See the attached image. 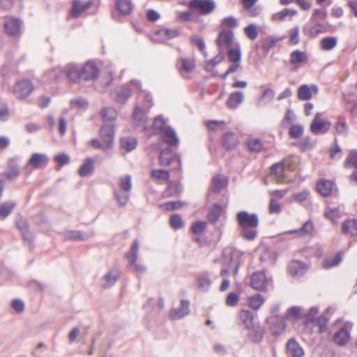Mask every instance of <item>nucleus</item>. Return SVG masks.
<instances>
[{
	"instance_id": "4468645a",
	"label": "nucleus",
	"mask_w": 357,
	"mask_h": 357,
	"mask_svg": "<svg viewBox=\"0 0 357 357\" xmlns=\"http://www.w3.org/2000/svg\"><path fill=\"white\" fill-rule=\"evenodd\" d=\"M331 125V121L321 120L319 114H317L310 124V130L312 132L316 135L324 134L330 130Z\"/></svg>"
},
{
	"instance_id": "de8ad7c7",
	"label": "nucleus",
	"mask_w": 357,
	"mask_h": 357,
	"mask_svg": "<svg viewBox=\"0 0 357 357\" xmlns=\"http://www.w3.org/2000/svg\"><path fill=\"white\" fill-rule=\"evenodd\" d=\"M337 44V40L334 36H327L320 41V47L324 51L333 50Z\"/></svg>"
},
{
	"instance_id": "20e7f679",
	"label": "nucleus",
	"mask_w": 357,
	"mask_h": 357,
	"mask_svg": "<svg viewBox=\"0 0 357 357\" xmlns=\"http://www.w3.org/2000/svg\"><path fill=\"white\" fill-rule=\"evenodd\" d=\"M160 165L162 166H169L172 163L176 162L178 169H181V156L180 154L175 153L172 148H165L160 152L159 155Z\"/></svg>"
},
{
	"instance_id": "2f4dec72",
	"label": "nucleus",
	"mask_w": 357,
	"mask_h": 357,
	"mask_svg": "<svg viewBox=\"0 0 357 357\" xmlns=\"http://www.w3.org/2000/svg\"><path fill=\"white\" fill-rule=\"evenodd\" d=\"M303 31L305 35L312 38H316L319 33L325 32L326 27L321 23H317L316 24L310 26L307 25L304 26Z\"/></svg>"
},
{
	"instance_id": "412c9836",
	"label": "nucleus",
	"mask_w": 357,
	"mask_h": 357,
	"mask_svg": "<svg viewBox=\"0 0 357 357\" xmlns=\"http://www.w3.org/2000/svg\"><path fill=\"white\" fill-rule=\"evenodd\" d=\"M100 114L103 121L102 126L112 125L114 128V121L118 116V113L115 109L110 107H104L101 109Z\"/></svg>"
},
{
	"instance_id": "a878e982",
	"label": "nucleus",
	"mask_w": 357,
	"mask_h": 357,
	"mask_svg": "<svg viewBox=\"0 0 357 357\" xmlns=\"http://www.w3.org/2000/svg\"><path fill=\"white\" fill-rule=\"evenodd\" d=\"M333 183L329 180L321 179L317 183V192L323 197H329L333 190Z\"/></svg>"
},
{
	"instance_id": "9b49d317",
	"label": "nucleus",
	"mask_w": 357,
	"mask_h": 357,
	"mask_svg": "<svg viewBox=\"0 0 357 357\" xmlns=\"http://www.w3.org/2000/svg\"><path fill=\"white\" fill-rule=\"evenodd\" d=\"M20 159L21 157L17 155L10 158L8 161V169L6 172L1 174V176L5 177L9 181L17 178L20 174L18 165V162Z\"/></svg>"
},
{
	"instance_id": "7ed1b4c3",
	"label": "nucleus",
	"mask_w": 357,
	"mask_h": 357,
	"mask_svg": "<svg viewBox=\"0 0 357 357\" xmlns=\"http://www.w3.org/2000/svg\"><path fill=\"white\" fill-rule=\"evenodd\" d=\"M243 252L236 248H228L223 252V257L227 261L229 268L237 273L242 263Z\"/></svg>"
},
{
	"instance_id": "9d476101",
	"label": "nucleus",
	"mask_w": 357,
	"mask_h": 357,
	"mask_svg": "<svg viewBox=\"0 0 357 357\" xmlns=\"http://www.w3.org/2000/svg\"><path fill=\"white\" fill-rule=\"evenodd\" d=\"M130 84L138 90L139 98L143 99L144 109L149 111L153 105V98L151 93L142 89V82L137 79H132Z\"/></svg>"
},
{
	"instance_id": "13d9d810",
	"label": "nucleus",
	"mask_w": 357,
	"mask_h": 357,
	"mask_svg": "<svg viewBox=\"0 0 357 357\" xmlns=\"http://www.w3.org/2000/svg\"><path fill=\"white\" fill-rule=\"evenodd\" d=\"M304 128L301 124L291 125L289 130V136L292 139H298L303 136Z\"/></svg>"
},
{
	"instance_id": "79ce46f5",
	"label": "nucleus",
	"mask_w": 357,
	"mask_h": 357,
	"mask_svg": "<svg viewBox=\"0 0 357 357\" xmlns=\"http://www.w3.org/2000/svg\"><path fill=\"white\" fill-rule=\"evenodd\" d=\"M291 146H297L302 151H305L313 149L315 146V142L312 140L310 136H305L299 142H292Z\"/></svg>"
},
{
	"instance_id": "f03ea898",
	"label": "nucleus",
	"mask_w": 357,
	"mask_h": 357,
	"mask_svg": "<svg viewBox=\"0 0 357 357\" xmlns=\"http://www.w3.org/2000/svg\"><path fill=\"white\" fill-rule=\"evenodd\" d=\"M34 86L31 80L22 79L16 82L13 88V96L19 100H26L33 91Z\"/></svg>"
},
{
	"instance_id": "338daca9",
	"label": "nucleus",
	"mask_w": 357,
	"mask_h": 357,
	"mask_svg": "<svg viewBox=\"0 0 357 357\" xmlns=\"http://www.w3.org/2000/svg\"><path fill=\"white\" fill-rule=\"evenodd\" d=\"M227 56L229 61L232 63H241V52L239 47L231 48L227 52Z\"/></svg>"
},
{
	"instance_id": "39448f33",
	"label": "nucleus",
	"mask_w": 357,
	"mask_h": 357,
	"mask_svg": "<svg viewBox=\"0 0 357 357\" xmlns=\"http://www.w3.org/2000/svg\"><path fill=\"white\" fill-rule=\"evenodd\" d=\"M236 221L240 228L257 227L259 223L257 213H249L246 211H241L237 213Z\"/></svg>"
},
{
	"instance_id": "4c0bfd02",
	"label": "nucleus",
	"mask_w": 357,
	"mask_h": 357,
	"mask_svg": "<svg viewBox=\"0 0 357 357\" xmlns=\"http://www.w3.org/2000/svg\"><path fill=\"white\" fill-rule=\"evenodd\" d=\"M267 322L271 325L272 333L274 335L280 334L285 328L283 320H279L278 318L271 317L267 319Z\"/></svg>"
},
{
	"instance_id": "ddd939ff",
	"label": "nucleus",
	"mask_w": 357,
	"mask_h": 357,
	"mask_svg": "<svg viewBox=\"0 0 357 357\" xmlns=\"http://www.w3.org/2000/svg\"><path fill=\"white\" fill-rule=\"evenodd\" d=\"M176 66L180 75L184 78H188L186 75L196 68L195 61L192 58H180L176 61Z\"/></svg>"
},
{
	"instance_id": "aec40b11",
	"label": "nucleus",
	"mask_w": 357,
	"mask_h": 357,
	"mask_svg": "<svg viewBox=\"0 0 357 357\" xmlns=\"http://www.w3.org/2000/svg\"><path fill=\"white\" fill-rule=\"evenodd\" d=\"M286 349L287 354L288 356L303 357L304 355L303 349L294 338H291L288 340L287 342Z\"/></svg>"
},
{
	"instance_id": "c85d7f7f",
	"label": "nucleus",
	"mask_w": 357,
	"mask_h": 357,
	"mask_svg": "<svg viewBox=\"0 0 357 357\" xmlns=\"http://www.w3.org/2000/svg\"><path fill=\"white\" fill-rule=\"evenodd\" d=\"M305 271V264L301 261L293 260L289 264V273L292 276H302Z\"/></svg>"
},
{
	"instance_id": "37998d69",
	"label": "nucleus",
	"mask_w": 357,
	"mask_h": 357,
	"mask_svg": "<svg viewBox=\"0 0 357 357\" xmlns=\"http://www.w3.org/2000/svg\"><path fill=\"white\" fill-rule=\"evenodd\" d=\"M247 148L250 152L259 153L264 149V142L259 138H249L246 142Z\"/></svg>"
},
{
	"instance_id": "f3484780",
	"label": "nucleus",
	"mask_w": 357,
	"mask_h": 357,
	"mask_svg": "<svg viewBox=\"0 0 357 357\" xmlns=\"http://www.w3.org/2000/svg\"><path fill=\"white\" fill-rule=\"evenodd\" d=\"M160 135L162 141L170 146V148L178 146L180 140L175 130L172 127L169 126L166 128L165 130H164Z\"/></svg>"
},
{
	"instance_id": "052dcab7",
	"label": "nucleus",
	"mask_w": 357,
	"mask_h": 357,
	"mask_svg": "<svg viewBox=\"0 0 357 357\" xmlns=\"http://www.w3.org/2000/svg\"><path fill=\"white\" fill-rule=\"evenodd\" d=\"M342 260V253L337 252L333 259H327L323 261V266L326 269L331 268L338 265Z\"/></svg>"
},
{
	"instance_id": "1a4fd4ad",
	"label": "nucleus",
	"mask_w": 357,
	"mask_h": 357,
	"mask_svg": "<svg viewBox=\"0 0 357 357\" xmlns=\"http://www.w3.org/2000/svg\"><path fill=\"white\" fill-rule=\"evenodd\" d=\"M344 166L347 169H354V172L349 176V181L351 183L357 184V150L352 149L349 151L344 160Z\"/></svg>"
},
{
	"instance_id": "6e6552de",
	"label": "nucleus",
	"mask_w": 357,
	"mask_h": 357,
	"mask_svg": "<svg viewBox=\"0 0 357 357\" xmlns=\"http://www.w3.org/2000/svg\"><path fill=\"white\" fill-rule=\"evenodd\" d=\"M99 68L93 61H87L81 66V79L82 81H93L99 76Z\"/></svg>"
},
{
	"instance_id": "ea45409f",
	"label": "nucleus",
	"mask_w": 357,
	"mask_h": 357,
	"mask_svg": "<svg viewBox=\"0 0 357 357\" xmlns=\"http://www.w3.org/2000/svg\"><path fill=\"white\" fill-rule=\"evenodd\" d=\"M138 250H139V242L137 239H135L130 248L129 252L126 254V259L128 261V265L132 266L137 260L138 256Z\"/></svg>"
},
{
	"instance_id": "f704fd0d",
	"label": "nucleus",
	"mask_w": 357,
	"mask_h": 357,
	"mask_svg": "<svg viewBox=\"0 0 357 357\" xmlns=\"http://www.w3.org/2000/svg\"><path fill=\"white\" fill-rule=\"evenodd\" d=\"M349 337V333L344 327H342L334 334L333 341L339 346H344L347 343Z\"/></svg>"
},
{
	"instance_id": "8fccbe9b",
	"label": "nucleus",
	"mask_w": 357,
	"mask_h": 357,
	"mask_svg": "<svg viewBox=\"0 0 357 357\" xmlns=\"http://www.w3.org/2000/svg\"><path fill=\"white\" fill-rule=\"evenodd\" d=\"M257 227L240 228V236L245 240L253 241L257 236Z\"/></svg>"
},
{
	"instance_id": "e433bc0d",
	"label": "nucleus",
	"mask_w": 357,
	"mask_h": 357,
	"mask_svg": "<svg viewBox=\"0 0 357 357\" xmlns=\"http://www.w3.org/2000/svg\"><path fill=\"white\" fill-rule=\"evenodd\" d=\"M342 231L344 234H351L353 236L357 234V220L347 219L342 225Z\"/></svg>"
},
{
	"instance_id": "c9c22d12",
	"label": "nucleus",
	"mask_w": 357,
	"mask_h": 357,
	"mask_svg": "<svg viewBox=\"0 0 357 357\" xmlns=\"http://www.w3.org/2000/svg\"><path fill=\"white\" fill-rule=\"evenodd\" d=\"M155 36L161 38V40H170L178 37L180 31L177 29H162L155 32Z\"/></svg>"
},
{
	"instance_id": "72a5a7b5",
	"label": "nucleus",
	"mask_w": 357,
	"mask_h": 357,
	"mask_svg": "<svg viewBox=\"0 0 357 357\" xmlns=\"http://www.w3.org/2000/svg\"><path fill=\"white\" fill-rule=\"evenodd\" d=\"M167 119H165L162 117V115L157 116L153 121L152 125V129L155 135H160L164 130H165L166 128L169 127L167 125Z\"/></svg>"
},
{
	"instance_id": "a211bd4d",
	"label": "nucleus",
	"mask_w": 357,
	"mask_h": 357,
	"mask_svg": "<svg viewBox=\"0 0 357 357\" xmlns=\"http://www.w3.org/2000/svg\"><path fill=\"white\" fill-rule=\"evenodd\" d=\"M49 161L47 155L45 153H34L27 161L24 168L31 166L33 169H38L41 166H47Z\"/></svg>"
},
{
	"instance_id": "864d4df0",
	"label": "nucleus",
	"mask_w": 357,
	"mask_h": 357,
	"mask_svg": "<svg viewBox=\"0 0 357 357\" xmlns=\"http://www.w3.org/2000/svg\"><path fill=\"white\" fill-rule=\"evenodd\" d=\"M16 204L13 202H3L0 204V218H6L13 211Z\"/></svg>"
},
{
	"instance_id": "5701e85b",
	"label": "nucleus",
	"mask_w": 357,
	"mask_h": 357,
	"mask_svg": "<svg viewBox=\"0 0 357 357\" xmlns=\"http://www.w3.org/2000/svg\"><path fill=\"white\" fill-rule=\"evenodd\" d=\"M238 139L236 133L233 132H226L222 137L221 144L226 150L234 149L238 144Z\"/></svg>"
},
{
	"instance_id": "680f3d73",
	"label": "nucleus",
	"mask_w": 357,
	"mask_h": 357,
	"mask_svg": "<svg viewBox=\"0 0 357 357\" xmlns=\"http://www.w3.org/2000/svg\"><path fill=\"white\" fill-rule=\"evenodd\" d=\"M119 186L123 192H129L132 189V177L130 174L120 177Z\"/></svg>"
},
{
	"instance_id": "423d86ee",
	"label": "nucleus",
	"mask_w": 357,
	"mask_h": 357,
	"mask_svg": "<svg viewBox=\"0 0 357 357\" xmlns=\"http://www.w3.org/2000/svg\"><path fill=\"white\" fill-rule=\"evenodd\" d=\"M188 6L202 15H207L215 9L216 5L213 0H190Z\"/></svg>"
},
{
	"instance_id": "bf43d9fd",
	"label": "nucleus",
	"mask_w": 357,
	"mask_h": 357,
	"mask_svg": "<svg viewBox=\"0 0 357 357\" xmlns=\"http://www.w3.org/2000/svg\"><path fill=\"white\" fill-rule=\"evenodd\" d=\"M56 162L57 170H59L63 166L70 163V156L64 152L59 153L54 158Z\"/></svg>"
},
{
	"instance_id": "58836bf2",
	"label": "nucleus",
	"mask_w": 357,
	"mask_h": 357,
	"mask_svg": "<svg viewBox=\"0 0 357 357\" xmlns=\"http://www.w3.org/2000/svg\"><path fill=\"white\" fill-rule=\"evenodd\" d=\"M116 7L123 15H128L131 13L133 5L131 0H116Z\"/></svg>"
},
{
	"instance_id": "774afa93",
	"label": "nucleus",
	"mask_w": 357,
	"mask_h": 357,
	"mask_svg": "<svg viewBox=\"0 0 357 357\" xmlns=\"http://www.w3.org/2000/svg\"><path fill=\"white\" fill-rule=\"evenodd\" d=\"M62 75V73L59 69L54 68L47 71L44 78L47 80H50V82L54 81L58 82Z\"/></svg>"
},
{
	"instance_id": "f257e3e1",
	"label": "nucleus",
	"mask_w": 357,
	"mask_h": 357,
	"mask_svg": "<svg viewBox=\"0 0 357 357\" xmlns=\"http://www.w3.org/2000/svg\"><path fill=\"white\" fill-rule=\"evenodd\" d=\"M102 143L98 139L94 138L90 141L93 149L107 151L114 146V130L112 125L102 126L99 130Z\"/></svg>"
},
{
	"instance_id": "603ef678",
	"label": "nucleus",
	"mask_w": 357,
	"mask_h": 357,
	"mask_svg": "<svg viewBox=\"0 0 357 357\" xmlns=\"http://www.w3.org/2000/svg\"><path fill=\"white\" fill-rule=\"evenodd\" d=\"M324 215L333 223H336L337 219L341 216V211L340 207H327L326 208Z\"/></svg>"
},
{
	"instance_id": "b1692460",
	"label": "nucleus",
	"mask_w": 357,
	"mask_h": 357,
	"mask_svg": "<svg viewBox=\"0 0 357 357\" xmlns=\"http://www.w3.org/2000/svg\"><path fill=\"white\" fill-rule=\"evenodd\" d=\"M81 66L76 63H70L66 66V73L70 81L81 83Z\"/></svg>"
},
{
	"instance_id": "f8f14e48",
	"label": "nucleus",
	"mask_w": 357,
	"mask_h": 357,
	"mask_svg": "<svg viewBox=\"0 0 357 357\" xmlns=\"http://www.w3.org/2000/svg\"><path fill=\"white\" fill-rule=\"evenodd\" d=\"M269 281L264 271H257L250 278L251 287L258 291L266 290Z\"/></svg>"
},
{
	"instance_id": "e2e57ef3",
	"label": "nucleus",
	"mask_w": 357,
	"mask_h": 357,
	"mask_svg": "<svg viewBox=\"0 0 357 357\" xmlns=\"http://www.w3.org/2000/svg\"><path fill=\"white\" fill-rule=\"evenodd\" d=\"M119 276L113 275L111 272L107 273L102 279V287L108 288L113 286L118 280Z\"/></svg>"
},
{
	"instance_id": "0e129e2a",
	"label": "nucleus",
	"mask_w": 357,
	"mask_h": 357,
	"mask_svg": "<svg viewBox=\"0 0 357 357\" xmlns=\"http://www.w3.org/2000/svg\"><path fill=\"white\" fill-rule=\"evenodd\" d=\"M128 192H123L118 190H114V195L116 199V200L118 202V204L120 206L123 207L125 206L129 200V195Z\"/></svg>"
},
{
	"instance_id": "7c9ffc66",
	"label": "nucleus",
	"mask_w": 357,
	"mask_h": 357,
	"mask_svg": "<svg viewBox=\"0 0 357 357\" xmlns=\"http://www.w3.org/2000/svg\"><path fill=\"white\" fill-rule=\"evenodd\" d=\"M130 82L128 85L123 86L116 93L115 100L120 104H125L132 95ZM132 87H134L132 86Z\"/></svg>"
},
{
	"instance_id": "bb28decb",
	"label": "nucleus",
	"mask_w": 357,
	"mask_h": 357,
	"mask_svg": "<svg viewBox=\"0 0 357 357\" xmlns=\"http://www.w3.org/2000/svg\"><path fill=\"white\" fill-rule=\"evenodd\" d=\"M279 39L273 36H268L261 39L256 45V49H261L265 54H267L270 50L273 47Z\"/></svg>"
},
{
	"instance_id": "2eb2a0df",
	"label": "nucleus",
	"mask_w": 357,
	"mask_h": 357,
	"mask_svg": "<svg viewBox=\"0 0 357 357\" xmlns=\"http://www.w3.org/2000/svg\"><path fill=\"white\" fill-rule=\"evenodd\" d=\"M190 313V302L188 300L182 299L180 306L170 310L169 317L171 319L176 320L184 317Z\"/></svg>"
},
{
	"instance_id": "c03bdc74",
	"label": "nucleus",
	"mask_w": 357,
	"mask_h": 357,
	"mask_svg": "<svg viewBox=\"0 0 357 357\" xmlns=\"http://www.w3.org/2000/svg\"><path fill=\"white\" fill-rule=\"evenodd\" d=\"M249 306L255 310H259L265 302V298L260 294H255L248 298Z\"/></svg>"
},
{
	"instance_id": "cd10ccee",
	"label": "nucleus",
	"mask_w": 357,
	"mask_h": 357,
	"mask_svg": "<svg viewBox=\"0 0 357 357\" xmlns=\"http://www.w3.org/2000/svg\"><path fill=\"white\" fill-rule=\"evenodd\" d=\"M227 184L228 180L227 178L222 175H217L212 180L210 190L214 193L218 194L222 192L227 186Z\"/></svg>"
},
{
	"instance_id": "09e8293b",
	"label": "nucleus",
	"mask_w": 357,
	"mask_h": 357,
	"mask_svg": "<svg viewBox=\"0 0 357 357\" xmlns=\"http://www.w3.org/2000/svg\"><path fill=\"white\" fill-rule=\"evenodd\" d=\"M277 260L275 252L270 249H266L260 257L261 262H266L268 265L273 266Z\"/></svg>"
},
{
	"instance_id": "473e14b6",
	"label": "nucleus",
	"mask_w": 357,
	"mask_h": 357,
	"mask_svg": "<svg viewBox=\"0 0 357 357\" xmlns=\"http://www.w3.org/2000/svg\"><path fill=\"white\" fill-rule=\"evenodd\" d=\"M222 211V206L218 203H214L208 211L207 219L208 222L215 225L219 220Z\"/></svg>"
},
{
	"instance_id": "6e6d98bb",
	"label": "nucleus",
	"mask_w": 357,
	"mask_h": 357,
	"mask_svg": "<svg viewBox=\"0 0 357 357\" xmlns=\"http://www.w3.org/2000/svg\"><path fill=\"white\" fill-rule=\"evenodd\" d=\"M307 60V56L304 52L296 50L290 54V63L298 64Z\"/></svg>"
},
{
	"instance_id": "a18cd8bd",
	"label": "nucleus",
	"mask_w": 357,
	"mask_h": 357,
	"mask_svg": "<svg viewBox=\"0 0 357 357\" xmlns=\"http://www.w3.org/2000/svg\"><path fill=\"white\" fill-rule=\"evenodd\" d=\"M137 145V140L135 137H125L121 139V146L128 152L135 150Z\"/></svg>"
},
{
	"instance_id": "6ab92c4d",
	"label": "nucleus",
	"mask_w": 357,
	"mask_h": 357,
	"mask_svg": "<svg viewBox=\"0 0 357 357\" xmlns=\"http://www.w3.org/2000/svg\"><path fill=\"white\" fill-rule=\"evenodd\" d=\"M234 40V31L231 30H222L220 31L216 39L218 47L221 49L222 47H229L232 45Z\"/></svg>"
},
{
	"instance_id": "0eeeda50",
	"label": "nucleus",
	"mask_w": 357,
	"mask_h": 357,
	"mask_svg": "<svg viewBox=\"0 0 357 357\" xmlns=\"http://www.w3.org/2000/svg\"><path fill=\"white\" fill-rule=\"evenodd\" d=\"M23 22L15 17H10L5 21L3 29L9 36L20 37L22 34Z\"/></svg>"
},
{
	"instance_id": "393cba45",
	"label": "nucleus",
	"mask_w": 357,
	"mask_h": 357,
	"mask_svg": "<svg viewBox=\"0 0 357 357\" xmlns=\"http://www.w3.org/2000/svg\"><path fill=\"white\" fill-rule=\"evenodd\" d=\"M92 5L91 0L82 3L79 0H74L72 4L70 15L74 18H77L80 15L88 10Z\"/></svg>"
},
{
	"instance_id": "4be33fe9",
	"label": "nucleus",
	"mask_w": 357,
	"mask_h": 357,
	"mask_svg": "<svg viewBox=\"0 0 357 357\" xmlns=\"http://www.w3.org/2000/svg\"><path fill=\"white\" fill-rule=\"evenodd\" d=\"M248 331V337L253 343L259 344L263 340L266 330L264 327L259 325V323L255 324L253 328Z\"/></svg>"
},
{
	"instance_id": "dca6fc26",
	"label": "nucleus",
	"mask_w": 357,
	"mask_h": 357,
	"mask_svg": "<svg viewBox=\"0 0 357 357\" xmlns=\"http://www.w3.org/2000/svg\"><path fill=\"white\" fill-rule=\"evenodd\" d=\"M257 314L248 310H241L238 312V318L241 324H243L247 330L253 328L254 325L258 322L255 321Z\"/></svg>"
},
{
	"instance_id": "3c124183",
	"label": "nucleus",
	"mask_w": 357,
	"mask_h": 357,
	"mask_svg": "<svg viewBox=\"0 0 357 357\" xmlns=\"http://www.w3.org/2000/svg\"><path fill=\"white\" fill-rule=\"evenodd\" d=\"M66 240L73 241H85L86 240V234L79 230H68L64 233Z\"/></svg>"
},
{
	"instance_id": "49530a36",
	"label": "nucleus",
	"mask_w": 357,
	"mask_h": 357,
	"mask_svg": "<svg viewBox=\"0 0 357 357\" xmlns=\"http://www.w3.org/2000/svg\"><path fill=\"white\" fill-rule=\"evenodd\" d=\"M314 229V225L311 220H307L305 222L303 226L298 229L290 230L289 231L285 232L284 234H281L279 238L282 239L284 235H287L289 234L297 233V232H303L304 234H312Z\"/></svg>"
},
{
	"instance_id": "5fc2aeb1",
	"label": "nucleus",
	"mask_w": 357,
	"mask_h": 357,
	"mask_svg": "<svg viewBox=\"0 0 357 357\" xmlns=\"http://www.w3.org/2000/svg\"><path fill=\"white\" fill-rule=\"evenodd\" d=\"M297 14L296 10L291 8H284L282 10L273 15L272 19L275 21L283 20L287 16H294Z\"/></svg>"
},
{
	"instance_id": "c756f323",
	"label": "nucleus",
	"mask_w": 357,
	"mask_h": 357,
	"mask_svg": "<svg viewBox=\"0 0 357 357\" xmlns=\"http://www.w3.org/2000/svg\"><path fill=\"white\" fill-rule=\"evenodd\" d=\"M244 99V94L241 91H235L231 93L228 97V99L226 102V105L229 109H236L239 105H241Z\"/></svg>"
},
{
	"instance_id": "69168bd1",
	"label": "nucleus",
	"mask_w": 357,
	"mask_h": 357,
	"mask_svg": "<svg viewBox=\"0 0 357 357\" xmlns=\"http://www.w3.org/2000/svg\"><path fill=\"white\" fill-rule=\"evenodd\" d=\"M333 128L336 134L347 137L349 132V127L345 121H336L333 124Z\"/></svg>"
},
{
	"instance_id": "a19ab883",
	"label": "nucleus",
	"mask_w": 357,
	"mask_h": 357,
	"mask_svg": "<svg viewBox=\"0 0 357 357\" xmlns=\"http://www.w3.org/2000/svg\"><path fill=\"white\" fill-rule=\"evenodd\" d=\"M93 160L91 158L88 157L85 159L84 162L80 166L78 173L82 177L87 176L93 172Z\"/></svg>"
},
{
	"instance_id": "4d7b16f0",
	"label": "nucleus",
	"mask_w": 357,
	"mask_h": 357,
	"mask_svg": "<svg viewBox=\"0 0 357 357\" xmlns=\"http://www.w3.org/2000/svg\"><path fill=\"white\" fill-rule=\"evenodd\" d=\"M298 98L301 100H308L312 98V92L308 85L303 84L298 88Z\"/></svg>"
}]
</instances>
